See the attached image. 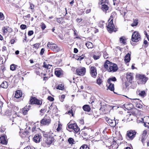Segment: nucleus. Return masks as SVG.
Instances as JSON below:
<instances>
[{
  "label": "nucleus",
  "mask_w": 149,
  "mask_h": 149,
  "mask_svg": "<svg viewBox=\"0 0 149 149\" xmlns=\"http://www.w3.org/2000/svg\"><path fill=\"white\" fill-rule=\"evenodd\" d=\"M104 67L108 72H116L118 69L116 64L113 63L108 60H106L104 63Z\"/></svg>",
  "instance_id": "f257e3e1"
},
{
  "label": "nucleus",
  "mask_w": 149,
  "mask_h": 149,
  "mask_svg": "<svg viewBox=\"0 0 149 149\" xmlns=\"http://www.w3.org/2000/svg\"><path fill=\"white\" fill-rule=\"evenodd\" d=\"M116 15V13H113L111 14L110 18L108 20V22H109L111 20L110 22H109L108 25L107 26V29L110 33H112L114 30L115 26L113 23V17Z\"/></svg>",
  "instance_id": "f03ea898"
},
{
  "label": "nucleus",
  "mask_w": 149,
  "mask_h": 149,
  "mask_svg": "<svg viewBox=\"0 0 149 149\" xmlns=\"http://www.w3.org/2000/svg\"><path fill=\"white\" fill-rule=\"evenodd\" d=\"M132 42L131 41V44L133 45H134V43L133 42H137L141 39V36L139 33L137 31L134 32L132 35Z\"/></svg>",
  "instance_id": "7ed1b4c3"
},
{
  "label": "nucleus",
  "mask_w": 149,
  "mask_h": 149,
  "mask_svg": "<svg viewBox=\"0 0 149 149\" xmlns=\"http://www.w3.org/2000/svg\"><path fill=\"white\" fill-rule=\"evenodd\" d=\"M47 47L48 48L51 49L55 52H58L60 51V48L57 45L52 42H48Z\"/></svg>",
  "instance_id": "20e7f679"
},
{
  "label": "nucleus",
  "mask_w": 149,
  "mask_h": 149,
  "mask_svg": "<svg viewBox=\"0 0 149 149\" xmlns=\"http://www.w3.org/2000/svg\"><path fill=\"white\" fill-rule=\"evenodd\" d=\"M136 132L134 130H130L127 132L126 138L128 140H132L135 137Z\"/></svg>",
  "instance_id": "39448f33"
},
{
  "label": "nucleus",
  "mask_w": 149,
  "mask_h": 149,
  "mask_svg": "<svg viewBox=\"0 0 149 149\" xmlns=\"http://www.w3.org/2000/svg\"><path fill=\"white\" fill-rule=\"evenodd\" d=\"M86 72V68L82 67H80L76 70V74L79 76H83L85 74Z\"/></svg>",
  "instance_id": "423d86ee"
},
{
  "label": "nucleus",
  "mask_w": 149,
  "mask_h": 149,
  "mask_svg": "<svg viewBox=\"0 0 149 149\" xmlns=\"http://www.w3.org/2000/svg\"><path fill=\"white\" fill-rule=\"evenodd\" d=\"M51 121L50 118L49 117L45 116L41 120L40 123L42 125H48L50 123Z\"/></svg>",
  "instance_id": "0eeeda50"
},
{
  "label": "nucleus",
  "mask_w": 149,
  "mask_h": 149,
  "mask_svg": "<svg viewBox=\"0 0 149 149\" xmlns=\"http://www.w3.org/2000/svg\"><path fill=\"white\" fill-rule=\"evenodd\" d=\"M55 74L58 77H60L63 75V71L60 68H56L55 69Z\"/></svg>",
  "instance_id": "6e6552de"
},
{
  "label": "nucleus",
  "mask_w": 149,
  "mask_h": 149,
  "mask_svg": "<svg viewBox=\"0 0 149 149\" xmlns=\"http://www.w3.org/2000/svg\"><path fill=\"white\" fill-rule=\"evenodd\" d=\"M90 69V72L91 76L94 78H95L97 74L96 68L95 66H92L91 67Z\"/></svg>",
  "instance_id": "1a4fd4ad"
},
{
  "label": "nucleus",
  "mask_w": 149,
  "mask_h": 149,
  "mask_svg": "<svg viewBox=\"0 0 149 149\" xmlns=\"http://www.w3.org/2000/svg\"><path fill=\"white\" fill-rule=\"evenodd\" d=\"M126 78L127 81L131 83L134 79L133 73L131 72H127L126 74Z\"/></svg>",
  "instance_id": "9d476101"
},
{
  "label": "nucleus",
  "mask_w": 149,
  "mask_h": 149,
  "mask_svg": "<svg viewBox=\"0 0 149 149\" xmlns=\"http://www.w3.org/2000/svg\"><path fill=\"white\" fill-rule=\"evenodd\" d=\"M107 123L112 127H115L116 125V120L110 119H107Z\"/></svg>",
  "instance_id": "9b49d317"
},
{
  "label": "nucleus",
  "mask_w": 149,
  "mask_h": 149,
  "mask_svg": "<svg viewBox=\"0 0 149 149\" xmlns=\"http://www.w3.org/2000/svg\"><path fill=\"white\" fill-rule=\"evenodd\" d=\"M147 132L146 130H144L143 131V133L142 134V137L141 138V141L143 145H144V144L145 143V141L146 138H147Z\"/></svg>",
  "instance_id": "f8f14e48"
},
{
  "label": "nucleus",
  "mask_w": 149,
  "mask_h": 149,
  "mask_svg": "<svg viewBox=\"0 0 149 149\" xmlns=\"http://www.w3.org/2000/svg\"><path fill=\"white\" fill-rule=\"evenodd\" d=\"M54 140L53 137H49L46 140L45 142L48 145L51 144Z\"/></svg>",
  "instance_id": "ddd939ff"
},
{
  "label": "nucleus",
  "mask_w": 149,
  "mask_h": 149,
  "mask_svg": "<svg viewBox=\"0 0 149 149\" xmlns=\"http://www.w3.org/2000/svg\"><path fill=\"white\" fill-rule=\"evenodd\" d=\"M41 138L40 135L38 134H36L33 137V140L36 143H39L40 141V139Z\"/></svg>",
  "instance_id": "4468645a"
},
{
  "label": "nucleus",
  "mask_w": 149,
  "mask_h": 149,
  "mask_svg": "<svg viewBox=\"0 0 149 149\" xmlns=\"http://www.w3.org/2000/svg\"><path fill=\"white\" fill-rule=\"evenodd\" d=\"M124 105L125 108L128 110L131 109L133 107L132 104L130 103H126Z\"/></svg>",
  "instance_id": "2eb2a0df"
},
{
  "label": "nucleus",
  "mask_w": 149,
  "mask_h": 149,
  "mask_svg": "<svg viewBox=\"0 0 149 149\" xmlns=\"http://www.w3.org/2000/svg\"><path fill=\"white\" fill-rule=\"evenodd\" d=\"M0 143L4 144H6L7 143L5 136H2L0 137Z\"/></svg>",
  "instance_id": "dca6fc26"
},
{
  "label": "nucleus",
  "mask_w": 149,
  "mask_h": 149,
  "mask_svg": "<svg viewBox=\"0 0 149 149\" xmlns=\"http://www.w3.org/2000/svg\"><path fill=\"white\" fill-rule=\"evenodd\" d=\"M22 95V91L20 90L16 91L15 93V97L17 98H19L21 97Z\"/></svg>",
  "instance_id": "f3484780"
},
{
  "label": "nucleus",
  "mask_w": 149,
  "mask_h": 149,
  "mask_svg": "<svg viewBox=\"0 0 149 149\" xmlns=\"http://www.w3.org/2000/svg\"><path fill=\"white\" fill-rule=\"evenodd\" d=\"M130 55L128 53H127L125 57L124 60L126 63H128L130 60Z\"/></svg>",
  "instance_id": "a211bd4d"
},
{
  "label": "nucleus",
  "mask_w": 149,
  "mask_h": 149,
  "mask_svg": "<svg viewBox=\"0 0 149 149\" xmlns=\"http://www.w3.org/2000/svg\"><path fill=\"white\" fill-rule=\"evenodd\" d=\"M136 93L137 95L143 97H144L146 95V93L144 91H141L140 90H138L136 91Z\"/></svg>",
  "instance_id": "6ab92c4d"
},
{
  "label": "nucleus",
  "mask_w": 149,
  "mask_h": 149,
  "mask_svg": "<svg viewBox=\"0 0 149 149\" xmlns=\"http://www.w3.org/2000/svg\"><path fill=\"white\" fill-rule=\"evenodd\" d=\"M83 110L85 111L89 112L90 111L91 108L90 106L87 104L84 105L82 107Z\"/></svg>",
  "instance_id": "aec40b11"
},
{
  "label": "nucleus",
  "mask_w": 149,
  "mask_h": 149,
  "mask_svg": "<svg viewBox=\"0 0 149 149\" xmlns=\"http://www.w3.org/2000/svg\"><path fill=\"white\" fill-rule=\"evenodd\" d=\"M108 84H109L108 87V89L111 91H113L114 90V84L112 83Z\"/></svg>",
  "instance_id": "412c9836"
},
{
  "label": "nucleus",
  "mask_w": 149,
  "mask_h": 149,
  "mask_svg": "<svg viewBox=\"0 0 149 149\" xmlns=\"http://www.w3.org/2000/svg\"><path fill=\"white\" fill-rule=\"evenodd\" d=\"M1 86L3 88H7L8 86V83L5 81L3 82L1 85Z\"/></svg>",
  "instance_id": "4be33fe9"
},
{
  "label": "nucleus",
  "mask_w": 149,
  "mask_h": 149,
  "mask_svg": "<svg viewBox=\"0 0 149 149\" xmlns=\"http://www.w3.org/2000/svg\"><path fill=\"white\" fill-rule=\"evenodd\" d=\"M29 109L27 108V106H26L22 110V111L24 115H26L29 110Z\"/></svg>",
  "instance_id": "5701e85b"
},
{
  "label": "nucleus",
  "mask_w": 149,
  "mask_h": 149,
  "mask_svg": "<svg viewBox=\"0 0 149 149\" xmlns=\"http://www.w3.org/2000/svg\"><path fill=\"white\" fill-rule=\"evenodd\" d=\"M116 81V79L115 77H112L110 78L107 80L108 83H111V81Z\"/></svg>",
  "instance_id": "b1692460"
},
{
  "label": "nucleus",
  "mask_w": 149,
  "mask_h": 149,
  "mask_svg": "<svg viewBox=\"0 0 149 149\" xmlns=\"http://www.w3.org/2000/svg\"><path fill=\"white\" fill-rule=\"evenodd\" d=\"M101 5L102 6L101 8L103 11H106L107 10H108L109 7L106 4H103Z\"/></svg>",
  "instance_id": "393cba45"
},
{
  "label": "nucleus",
  "mask_w": 149,
  "mask_h": 149,
  "mask_svg": "<svg viewBox=\"0 0 149 149\" xmlns=\"http://www.w3.org/2000/svg\"><path fill=\"white\" fill-rule=\"evenodd\" d=\"M85 45L88 48H91L93 47V44L90 42H88L86 43Z\"/></svg>",
  "instance_id": "a878e982"
},
{
  "label": "nucleus",
  "mask_w": 149,
  "mask_h": 149,
  "mask_svg": "<svg viewBox=\"0 0 149 149\" xmlns=\"http://www.w3.org/2000/svg\"><path fill=\"white\" fill-rule=\"evenodd\" d=\"M42 66L43 67L47 69H50L52 65L49 64H47L45 62H44Z\"/></svg>",
  "instance_id": "bb28decb"
},
{
  "label": "nucleus",
  "mask_w": 149,
  "mask_h": 149,
  "mask_svg": "<svg viewBox=\"0 0 149 149\" xmlns=\"http://www.w3.org/2000/svg\"><path fill=\"white\" fill-rule=\"evenodd\" d=\"M102 77H97V82L98 85H100L102 82Z\"/></svg>",
  "instance_id": "cd10ccee"
},
{
  "label": "nucleus",
  "mask_w": 149,
  "mask_h": 149,
  "mask_svg": "<svg viewBox=\"0 0 149 149\" xmlns=\"http://www.w3.org/2000/svg\"><path fill=\"white\" fill-rule=\"evenodd\" d=\"M74 127L73 128V130L76 132H78L79 131V128L77 125L76 123H74Z\"/></svg>",
  "instance_id": "c85d7f7f"
},
{
  "label": "nucleus",
  "mask_w": 149,
  "mask_h": 149,
  "mask_svg": "<svg viewBox=\"0 0 149 149\" xmlns=\"http://www.w3.org/2000/svg\"><path fill=\"white\" fill-rule=\"evenodd\" d=\"M42 101L39 100L36 98L35 103L34 104H36L38 105H41L42 104Z\"/></svg>",
  "instance_id": "c756f323"
},
{
  "label": "nucleus",
  "mask_w": 149,
  "mask_h": 149,
  "mask_svg": "<svg viewBox=\"0 0 149 149\" xmlns=\"http://www.w3.org/2000/svg\"><path fill=\"white\" fill-rule=\"evenodd\" d=\"M120 42L122 43L123 44L125 45L126 44V42L125 40L124 39L123 37H121L120 38Z\"/></svg>",
  "instance_id": "7c9ffc66"
},
{
  "label": "nucleus",
  "mask_w": 149,
  "mask_h": 149,
  "mask_svg": "<svg viewBox=\"0 0 149 149\" xmlns=\"http://www.w3.org/2000/svg\"><path fill=\"white\" fill-rule=\"evenodd\" d=\"M68 141L70 144H73L74 143L75 141L72 138H70L68 140Z\"/></svg>",
  "instance_id": "2f4dec72"
},
{
  "label": "nucleus",
  "mask_w": 149,
  "mask_h": 149,
  "mask_svg": "<svg viewBox=\"0 0 149 149\" xmlns=\"http://www.w3.org/2000/svg\"><path fill=\"white\" fill-rule=\"evenodd\" d=\"M133 23L131 24V25L132 26H136L138 24V22L137 19H135L133 20Z\"/></svg>",
  "instance_id": "473e14b6"
},
{
  "label": "nucleus",
  "mask_w": 149,
  "mask_h": 149,
  "mask_svg": "<svg viewBox=\"0 0 149 149\" xmlns=\"http://www.w3.org/2000/svg\"><path fill=\"white\" fill-rule=\"evenodd\" d=\"M36 98L35 97H33L31 98L30 99L29 102L30 104H34L35 103V101Z\"/></svg>",
  "instance_id": "72a5a7b5"
},
{
  "label": "nucleus",
  "mask_w": 149,
  "mask_h": 149,
  "mask_svg": "<svg viewBox=\"0 0 149 149\" xmlns=\"http://www.w3.org/2000/svg\"><path fill=\"white\" fill-rule=\"evenodd\" d=\"M135 106L138 108H141L143 107V106L141 104L137 102H135Z\"/></svg>",
  "instance_id": "f704fd0d"
},
{
  "label": "nucleus",
  "mask_w": 149,
  "mask_h": 149,
  "mask_svg": "<svg viewBox=\"0 0 149 149\" xmlns=\"http://www.w3.org/2000/svg\"><path fill=\"white\" fill-rule=\"evenodd\" d=\"M3 32V33L5 34L7 33V26H6L3 27L2 29Z\"/></svg>",
  "instance_id": "c9c22d12"
},
{
  "label": "nucleus",
  "mask_w": 149,
  "mask_h": 149,
  "mask_svg": "<svg viewBox=\"0 0 149 149\" xmlns=\"http://www.w3.org/2000/svg\"><path fill=\"white\" fill-rule=\"evenodd\" d=\"M74 123L73 124H68V128L70 129H72L73 130V128L74 127Z\"/></svg>",
  "instance_id": "e433bc0d"
},
{
  "label": "nucleus",
  "mask_w": 149,
  "mask_h": 149,
  "mask_svg": "<svg viewBox=\"0 0 149 149\" xmlns=\"http://www.w3.org/2000/svg\"><path fill=\"white\" fill-rule=\"evenodd\" d=\"M66 114H68L69 115H71L72 116H73L74 113L72 111V109L71 110H70L69 111L66 112L65 113Z\"/></svg>",
  "instance_id": "4c0bfd02"
},
{
  "label": "nucleus",
  "mask_w": 149,
  "mask_h": 149,
  "mask_svg": "<svg viewBox=\"0 0 149 149\" xmlns=\"http://www.w3.org/2000/svg\"><path fill=\"white\" fill-rule=\"evenodd\" d=\"M79 149H89V148L86 145H83Z\"/></svg>",
  "instance_id": "58836bf2"
},
{
  "label": "nucleus",
  "mask_w": 149,
  "mask_h": 149,
  "mask_svg": "<svg viewBox=\"0 0 149 149\" xmlns=\"http://www.w3.org/2000/svg\"><path fill=\"white\" fill-rule=\"evenodd\" d=\"M104 22V21H100L98 24V26L101 28H103V23Z\"/></svg>",
  "instance_id": "ea45409f"
},
{
  "label": "nucleus",
  "mask_w": 149,
  "mask_h": 149,
  "mask_svg": "<svg viewBox=\"0 0 149 149\" xmlns=\"http://www.w3.org/2000/svg\"><path fill=\"white\" fill-rule=\"evenodd\" d=\"M4 19V16L3 14L1 12H0V20H3Z\"/></svg>",
  "instance_id": "a19ab883"
},
{
  "label": "nucleus",
  "mask_w": 149,
  "mask_h": 149,
  "mask_svg": "<svg viewBox=\"0 0 149 149\" xmlns=\"http://www.w3.org/2000/svg\"><path fill=\"white\" fill-rule=\"evenodd\" d=\"M41 28L42 30H44L46 28V26L44 23H42L40 25Z\"/></svg>",
  "instance_id": "79ce46f5"
},
{
  "label": "nucleus",
  "mask_w": 149,
  "mask_h": 149,
  "mask_svg": "<svg viewBox=\"0 0 149 149\" xmlns=\"http://www.w3.org/2000/svg\"><path fill=\"white\" fill-rule=\"evenodd\" d=\"M143 77H144L141 81L142 82L145 84L147 81L148 79L145 75Z\"/></svg>",
  "instance_id": "37998d69"
},
{
  "label": "nucleus",
  "mask_w": 149,
  "mask_h": 149,
  "mask_svg": "<svg viewBox=\"0 0 149 149\" xmlns=\"http://www.w3.org/2000/svg\"><path fill=\"white\" fill-rule=\"evenodd\" d=\"M43 133V135L44 137H45L47 138V139L49 137V136L48 135V134L47 132H42Z\"/></svg>",
  "instance_id": "c03bdc74"
},
{
  "label": "nucleus",
  "mask_w": 149,
  "mask_h": 149,
  "mask_svg": "<svg viewBox=\"0 0 149 149\" xmlns=\"http://www.w3.org/2000/svg\"><path fill=\"white\" fill-rule=\"evenodd\" d=\"M144 75L139 74L138 75V77L140 80L141 81L144 77Z\"/></svg>",
  "instance_id": "a18cd8bd"
},
{
  "label": "nucleus",
  "mask_w": 149,
  "mask_h": 149,
  "mask_svg": "<svg viewBox=\"0 0 149 149\" xmlns=\"http://www.w3.org/2000/svg\"><path fill=\"white\" fill-rule=\"evenodd\" d=\"M20 28L22 30L25 29L26 28V26L25 24H21L20 26Z\"/></svg>",
  "instance_id": "49530a36"
},
{
  "label": "nucleus",
  "mask_w": 149,
  "mask_h": 149,
  "mask_svg": "<svg viewBox=\"0 0 149 149\" xmlns=\"http://www.w3.org/2000/svg\"><path fill=\"white\" fill-rule=\"evenodd\" d=\"M85 57L84 55H82L81 56H79V58H78L77 60H79L80 61L82 60Z\"/></svg>",
  "instance_id": "de8ad7c7"
},
{
  "label": "nucleus",
  "mask_w": 149,
  "mask_h": 149,
  "mask_svg": "<svg viewBox=\"0 0 149 149\" xmlns=\"http://www.w3.org/2000/svg\"><path fill=\"white\" fill-rule=\"evenodd\" d=\"M15 65L13 64L10 65V70L13 71L15 70Z\"/></svg>",
  "instance_id": "09e8293b"
},
{
  "label": "nucleus",
  "mask_w": 149,
  "mask_h": 149,
  "mask_svg": "<svg viewBox=\"0 0 149 149\" xmlns=\"http://www.w3.org/2000/svg\"><path fill=\"white\" fill-rule=\"evenodd\" d=\"M63 87V86H62V84H59L56 88V89L59 90H62Z\"/></svg>",
  "instance_id": "8fccbe9b"
},
{
  "label": "nucleus",
  "mask_w": 149,
  "mask_h": 149,
  "mask_svg": "<svg viewBox=\"0 0 149 149\" xmlns=\"http://www.w3.org/2000/svg\"><path fill=\"white\" fill-rule=\"evenodd\" d=\"M47 99L48 100L51 101H54V98L51 96H49L48 97Z\"/></svg>",
  "instance_id": "3c124183"
},
{
  "label": "nucleus",
  "mask_w": 149,
  "mask_h": 149,
  "mask_svg": "<svg viewBox=\"0 0 149 149\" xmlns=\"http://www.w3.org/2000/svg\"><path fill=\"white\" fill-rule=\"evenodd\" d=\"M56 21L58 23H60L62 21V19L61 17L57 18Z\"/></svg>",
  "instance_id": "603ef678"
},
{
  "label": "nucleus",
  "mask_w": 149,
  "mask_h": 149,
  "mask_svg": "<svg viewBox=\"0 0 149 149\" xmlns=\"http://www.w3.org/2000/svg\"><path fill=\"white\" fill-rule=\"evenodd\" d=\"M33 33V31H29L28 32V35L29 36L32 35Z\"/></svg>",
  "instance_id": "864d4df0"
},
{
  "label": "nucleus",
  "mask_w": 149,
  "mask_h": 149,
  "mask_svg": "<svg viewBox=\"0 0 149 149\" xmlns=\"http://www.w3.org/2000/svg\"><path fill=\"white\" fill-rule=\"evenodd\" d=\"M30 9H31V10H33L34 8V5L31 3H30Z\"/></svg>",
  "instance_id": "5fc2aeb1"
},
{
  "label": "nucleus",
  "mask_w": 149,
  "mask_h": 149,
  "mask_svg": "<svg viewBox=\"0 0 149 149\" xmlns=\"http://www.w3.org/2000/svg\"><path fill=\"white\" fill-rule=\"evenodd\" d=\"M7 30L8 31L9 33H10L12 31V29L9 26H7Z\"/></svg>",
  "instance_id": "6e6d98bb"
},
{
  "label": "nucleus",
  "mask_w": 149,
  "mask_h": 149,
  "mask_svg": "<svg viewBox=\"0 0 149 149\" xmlns=\"http://www.w3.org/2000/svg\"><path fill=\"white\" fill-rule=\"evenodd\" d=\"M45 51V49L44 48H42L40 51V54L41 55H42L44 53V52Z\"/></svg>",
  "instance_id": "4d7b16f0"
},
{
  "label": "nucleus",
  "mask_w": 149,
  "mask_h": 149,
  "mask_svg": "<svg viewBox=\"0 0 149 149\" xmlns=\"http://www.w3.org/2000/svg\"><path fill=\"white\" fill-rule=\"evenodd\" d=\"M107 3L106 0H102L101 1V5L105 4V3Z\"/></svg>",
  "instance_id": "13d9d810"
},
{
  "label": "nucleus",
  "mask_w": 149,
  "mask_h": 149,
  "mask_svg": "<svg viewBox=\"0 0 149 149\" xmlns=\"http://www.w3.org/2000/svg\"><path fill=\"white\" fill-rule=\"evenodd\" d=\"M34 47L36 48V49H38L39 47V44L36 43L35 44L33 45Z\"/></svg>",
  "instance_id": "bf43d9fd"
},
{
  "label": "nucleus",
  "mask_w": 149,
  "mask_h": 149,
  "mask_svg": "<svg viewBox=\"0 0 149 149\" xmlns=\"http://www.w3.org/2000/svg\"><path fill=\"white\" fill-rule=\"evenodd\" d=\"M100 57L98 56H97L96 55H94L93 56V58L95 60H97L99 59Z\"/></svg>",
  "instance_id": "052dcab7"
},
{
  "label": "nucleus",
  "mask_w": 149,
  "mask_h": 149,
  "mask_svg": "<svg viewBox=\"0 0 149 149\" xmlns=\"http://www.w3.org/2000/svg\"><path fill=\"white\" fill-rule=\"evenodd\" d=\"M74 52L75 53H77L78 52V50L77 48H74Z\"/></svg>",
  "instance_id": "680f3d73"
},
{
  "label": "nucleus",
  "mask_w": 149,
  "mask_h": 149,
  "mask_svg": "<svg viewBox=\"0 0 149 149\" xmlns=\"http://www.w3.org/2000/svg\"><path fill=\"white\" fill-rule=\"evenodd\" d=\"M82 19L81 18L79 19L78 18L76 19V20L77 22H78L79 21V23L82 21Z\"/></svg>",
  "instance_id": "e2e57ef3"
},
{
  "label": "nucleus",
  "mask_w": 149,
  "mask_h": 149,
  "mask_svg": "<svg viewBox=\"0 0 149 149\" xmlns=\"http://www.w3.org/2000/svg\"><path fill=\"white\" fill-rule=\"evenodd\" d=\"M90 11H91V9H87L86 11V13H90Z\"/></svg>",
  "instance_id": "0e129e2a"
},
{
  "label": "nucleus",
  "mask_w": 149,
  "mask_h": 149,
  "mask_svg": "<svg viewBox=\"0 0 149 149\" xmlns=\"http://www.w3.org/2000/svg\"><path fill=\"white\" fill-rule=\"evenodd\" d=\"M103 56L105 58H108V57H107V54H106V53H104Z\"/></svg>",
  "instance_id": "69168bd1"
},
{
  "label": "nucleus",
  "mask_w": 149,
  "mask_h": 149,
  "mask_svg": "<svg viewBox=\"0 0 149 149\" xmlns=\"http://www.w3.org/2000/svg\"><path fill=\"white\" fill-rule=\"evenodd\" d=\"M24 149H31V148L30 146H27L25 147Z\"/></svg>",
  "instance_id": "338daca9"
},
{
  "label": "nucleus",
  "mask_w": 149,
  "mask_h": 149,
  "mask_svg": "<svg viewBox=\"0 0 149 149\" xmlns=\"http://www.w3.org/2000/svg\"><path fill=\"white\" fill-rule=\"evenodd\" d=\"M15 42V40L14 39H12L11 40L10 42L11 44H13Z\"/></svg>",
  "instance_id": "774afa93"
}]
</instances>
